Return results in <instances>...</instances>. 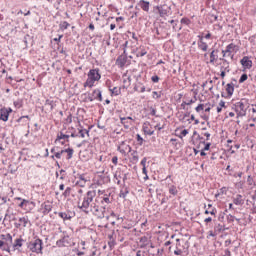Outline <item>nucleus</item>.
Wrapping results in <instances>:
<instances>
[{
	"instance_id": "obj_1",
	"label": "nucleus",
	"mask_w": 256,
	"mask_h": 256,
	"mask_svg": "<svg viewBox=\"0 0 256 256\" xmlns=\"http://www.w3.org/2000/svg\"><path fill=\"white\" fill-rule=\"evenodd\" d=\"M97 192L95 190H89L84 196L78 198V209L83 213L89 215H95L98 219H105V206H99V200H97Z\"/></svg>"
},
{
	"instance_id": "obj_2",
	"label": "nucleus",
	"mask_w": 256,
	"mask_h": 256,
	"mask_svg": "<svg viewBox=\"0 0 256 256\" xmlns=\"http://www.w3.org/2000/svg\"><path fill=\"white\" fill-rule=\"evenodd\" d=\"M101 79V74L99 73V69H91L88 72V78L84 83V87H93L95 85V81H99Z\"/></svg>"
},
{
	"instance_id": "obj_3",
	"label": "nucleus",
	"mask_w": 256,
	"mask_h": 256,
	"mask_svg": "<svg viewBox=\"0 0 256 256\" xmlns=\"http://www.w3.org/2000/svg\"><path fill=\"white\" fill-rule=\"evenodd\" d=\"M235 112L237 117H245L247 115V109H249V104L245 100H241L234 104Z\"/></svg>"
},
{
	"instance_id": "obj_4",
	"label": "nucleus",
	"mask_w": 256,
	"mask_h": 256,
	"mask_svg": "<svg viewBox=\"0 0 256 256\" xmlns=\"http://www.w3.org/2000/svg\"><path fill=\"white\" fill-rule=\"evenodd\" d=\"M155 11H158L159 17L165 19V17H169L171 15V6L167 4H161L154 8Z\"/></svg>"
},
{
	"instance_id": "obj_5",
	"label": "nucleus",
	"mask_w": 256,
	"mask_h": 256,
	"mask_svg": "<svg viewBox=\"0 0 256 256\" xmlns=\"http://www.w3.org/2000/svg\"><path fill=\"white\" fill-rule=\"evenodd\" d=\"M28 249L32 251V253H43V240L36 239L29 243Z\"/></svg>"
},
{
	"instance_id": "obj_6",
	"label": "nucleus",
	"mask_w": 256,
	"mask_h": 256,
	"mask_svg": "<svg viewBox=\"0 0 256 256\" xmlns=\"http://www.w3.org/2000/svg\"><path fill=\"white\" fill-rule=\"evenodd\" d=\"M18 207H20V209H24L26 213H31V211H33V207H35V202L23 199Z\"/></svg>"
},
{
	"instance_id": "obj_7",
	"label": "nucleus",
	"mask_w": 256,
	"mask_h": 256,
	"mask_svg": "<svg viewBox=\"0 0 256 256\" xmlns=\"http://www.w3.org/2000/svg\"><path fill=\"white\" fill-rule=\"evenodd\" d=\"M240 64L242 65L244 72L247 71V69H251V67H253V61H251L248 56H244L240 60Z\"/></svg>"
},
{
	"instance_id": "obj_8",
	"label": "nucleus",
	"mask_w": 256,
	"mask_h": 256,
	"mask_svg": "<svg viewBox=\"0 0 256 256\" xmlns=\"http://www.w3.org/2000/svg\"><path fill=\"white\" fill-rule=\"evenodd\" d=\"M9 113H13L11 108L0 109V119L1 121H9Z\"/></svg>"
},
{
	"instance_id": "obj_9",
	"label": "nucleus",
	"mask_w": 256,
	"mask_h": 256,
	"mask_svg": "<svg viewBox=\"0 0 256 256\" xmlns=\"http://www.w3.org/2000/svg\"><path fill=\"white\" fill-rule=\"evenodd\" d=\"M95 99L98 101H103V96L101 95V90H99V89L94 90L92 93V96L88 97L89 101H95Z\"/></svg>"
},
{
	"instance_id": "obj_10",
	"label": "nucleus",
	"mask_w": 256,
	"mask_h": 256,
	"mask_svg": "<svg viewBox=\"0 0 256 256\" xmlns=\"http://www.w3.org/2000/svg\"><path fill=\"white\" fill-rule=\"evenodd\" d=\"M77 179L78 180L76 181V185H78L79 187H85L87 185V182L89 181L87 177H85V174H78Z\"/></svg>"
},
{
	"instance_id": "obj_11",
	"label": "nucleus",
	"mask_w": 256,
	"mask_h": 256,
	"mask_svg": "<svg viewBox=\"0 0 256 256\" xmlns=\"http://www.w3.org/2000/svg\"><path fill=\"white\" fill-rule=\"evenodd\" d=\"M138 7L145 11V13H149V9L151 7V3L149 1L140 0L138 2Z\"/></svg>"
},
{
	"instance_id": "obj_12",
	"label": "nucleus",
	"mask_w": 256,
	"mask_h": 256,
	"mask_svg": "<svg viewBox=\"0 0 256 256\" xmlns=\"http://www.w3.org/2000/svg\"><path fill=\"white\" fill-rule=\"evenodd\" d=\"M237 49V45H235L234 43H231L229 44L227 47H226V50H223L222 53H223V57H225V55L228 53V55H231V53H235V50Z\"/></svg>"
},
{
	"instance_id": "obj_13",
	"label": "nucleus",
	"mask_w": 256,
	"mask_h": 256,
	"mask_svg": "<svg viewBox=\"0 0 256 256\" xmlns=\"http://www.w3.org/2000/svg\"><path fill=\"white\" fill-rule=\"evenodd\" d=\"M57 247H67L69 245V236H64L56 242Z\"/></svg>"
},
{
	"instance_id": "obj_14",
	"label": "nucleus",
	"mask_w": 256,
	"mask_h": 256,
	"mask_svg": "<svg viewBox=\"0 0 256 256\" xmlns=\"http://www.w3.org/2000/svg\"><path fill=\"white\" fill-rule=\"evenodd\" d=\"M199 41H198V49L201 51H207L209 49V45H207L206 42L203 41V36H198Z\"/></svg>"
},
{
	"instance_id": "obj_15",
	"label": "nucleus",
	"mask_w": 256,
	"mask_h": 256,
	"mask_svg": "<svg viewBox=\"0 0 256 256\" xmlns=\"http://www.w3.org/2000/svg\"><path fill=\"white\" fill-rule=\"evenodd\" d=\"M226 92L228 97H233V93H235V84L233 82L226 85Z\"/></svg>"
},
{
	"instance_id": "obj_16",
	"label": "nucleus",
	"mask_w": 256,
	"mask_h": 256,
	"mask_svg": "<svg viewBox=\"0 0 256 256\" xmlns=\"http://www.w3.org/2000/svg\"><path fill=\"white\" fill-rule=\"evenodd\" d=\"M126 63H127V56L125 55H120L116 60V65H118V67H125Z\"/></svg>"
},
{
	"instance_id": "obj_17",
	"label": "nucleus",
	"mask_w": 256,
	"mask_h": 256,
	"mask_svg": "<svg viewBox=\"0 0 256 256\" xmlns=\"http://www.w3.org/2000/svg\"><path fill=\"white\" fill-rule=\"evenodd\" d=\"M113 199H111V197H109V195H104L101 198V207H105V209L107 208V205H109L110 203H112Z\"/></svg>"
},
{
	"instance_id": "obj_18",
	"label": "nucleus",
	"mask_w": 256,
	"mask_h": 256,
	"mask_svg": "<svg viewBox=\"0 0 256 256\" xmlns=\"http://www.w3.org/2000/svg\"><path fill=\"white\" fill-rule=\"evenodd\" d=\"M58 216L63 219V221H71L73 219V216L71 215V212H59Z\"/></svg>"
},
{
	"instance_id": "obj_19",
	"label": "nucleus",
	"mask_w": 256,
	"mask_h": 256,
	"mask_svg": "<svg viewBox=\"0 0 256 256\" xmlns=\"http://www.w3.org/2000/svg\"><path fill=\"white\" fill-rule=\"evenodd\" d=\"M58 153L60 154V157L61 155H63V153H67V159L69 160V159H73L74 150L72 148H68V149L58 151Z\"/></svg>"
},
{
	"instance_id": "obj_20",
	"label": "nucleus",
	"mask_w": 256,
	"mask_h": 256,
	"mask_svg": "<svg viewBox=\"0 0 256 256\" xmlns=\"http://www.w3.org/2000/svg\"><path fill=\"white\" fill-rule=\"evenodd\" d=\"M120 121L125 129H129V127H131V125H133V123H131V121L127 120V118H125V117L120 116Z\"/></svg>"
},
{
	"instance_id": "obj_21",
	"label": "nucleus",
	"mask_w": 256,
	"mask_h": 256,
	"mask_svg": "<svg viewBox=\"0 0 256 256\" xmlns=\"http://www.w3.org/2000/svg\"><path fill=\"white\" fill-rule=\"evenodd\" d=\"M234 205H243V196L241 194L236 195V197L233 199Z\"/></svg>"
},
{
	"instance_id": "obj_22",
	"label": "nucleus",
	"mask_w": 256,
	"mask_h": 256,
	"mask_svg": "<svg viewBox=\"0 0 256 256\" xmlns=\"http://www.w3.org/2000/svg\"><path fill=\"white\" fill-rule=\"evenodd\" d=\"M225 63H226V66H225L224 70H222L220 73V76L222 77V79H225L226 73H229V71H231L229 69V62H227V60H224V65H225Z\"/></svg>"
},
{
	"instance_id": "obj_23",
	"label": "nucleus",
	"mask_w": 256,
	"mask_h": 256,
	"mask_svg": "<svg viewBox=\"0 0 256 256\" xmlns=\"http://www.w3.org/2000/svg\"><path fill=\"white\" fill-rule=\"evenodd\" d=\"M61 139H66V141L69 142V135L64 134L63 132L58 133L55 143H57V141H61Z\"/></svg>"
},
{
	"instance_id": "obj_24",
	"label": "nucleus",
	"mask_w": 256,
	"mask_h": 256,
	"mask_svg": "<svg viewBox=\"0 0 256 256\" xmlns=\"http://www.w3.org/2000/svg\"><path fill=\"white\" fill-rule=\"evenodd\" d=\"M52 209H53V206L51 204H44L43 205V215H49V213H51Z\"/></svg>"
},
{
	"instance_id": "obj_25",
	"label": "nucleus",
	"mask_w": 256,
	"mask_h": 256,
	"mask_svg": "<svg viewBox=\"0 0 256 256\" xmlns=\"http://www.w3.org/2000/svg\"><path fill=\"white\" fill-rule=\"evenodd\" d=\"M89 136V130L87 129H78V137H81L82 139H85V136Z\"/></svg>"
},
{
	"instance_id": "obj_26",
	"label": "nucleus",
	"mask_w": 256,
	"mask_h": 256,
	"mask_svg": "<svg viewBox=\"0 0 256 256\" xmlns=\"http://www.w3.org/2000/svg\"><path fill=\"white\" fill-rule=\"evenodd\" d=\"M217 50H212L210 53V63L213 65V63H215V61H217Z\"/></svg>"
},
{
	"instance_id": "obj_27",
	"label": "nucleus",
	"mask_w": 256,
	"mask_h": 256,
	"mask_svg": "<svg viewBox=\"0 0 256 256\" xmlns=\"http://www.w3.org/2000/svg\"><path fill=\"white\" fill-rule=\"evenodd\" d=\"M143 131L146 133V135H153L155 133L153 130L149 129V124L147 123H144Z\"/></svg>"
},
{
	"instance_id": "obj_28",
	"label": "nucleus",
	"mask_w": 256,
	"mask_h": 256,
	"mask_svg": "<svg viewBox=\"0 0 256 256\" xmlns=\"http://www.w3.org/2000/svg\"><path fill=\"white\" fill-rule=\"evenodd\" d=\"M59 27L61 31H65V29H69V27H71V24H69L67 21H63L59 24Z\"/></svg>"
},
{
	"instance_id": "obj_29",
	"label": "nucleus",
	"mask_w": 256,
	"mask_h": 256,
	"mask_svg": "<svg viewBox=\"0 0 256 256\" xmlns=\"http://www.w3.org/2000/svg\"><path fill=\"white\" fill-rule=\"evenodd\" d=\"M45 106L50 107V111H53V109H55V102H53V100L47 99L45 101Z\"/></svg>"
},
{
	"instance_id": "obj_30",
	"label": "nucleus",
	"mask_w": 256,
	"mask_h": 256,
	"mask_svg": "<svg viewBox=\"0 0 256 256\" xmlns=\"http://www.w3.org/2000/svg\"><path fill=\"white\" fill-rule=\"evenodd\" d=\"M169 193L170 195H177V193H179V191L177 190V187L175 185H171L169 187Z\"/></svg>"
},
{
	"instance_id": "obj_31",
	"label": "nucleus",
	"mask_w": 256,
	"mask_h": 256,
	"mask_svg": "<svg viewBox=\"0 0 256 256\" xmlns=\"http://www.w3.org/2000/svg\"><path fill=\"white\" fill-rule=\"evenodd\" d=\"M118 151L122 153V155H125L127 151H131V146L127 145L125 148H121V146L118 147Z\"/></svg>"
},
{
	"instance_id": "obj_32",
	"label": "nucleus",
	"mask_w": 256,
	"mask_h": 256,
	"mask_svg": "<svg viewBox=\"0 0 256 256\" xmlns=\"http://www.w3.org/2000/svg\"><path fill=\"white\" fill-rule=\"evenodd\" d=\"M13 247L17 248V247H23V239L22 238H18L15 240Z\"/></svg>"
},
{
	"instance_id": "obj_33",
	"label": "nucleus",
	"mask_w": 256,
	"mask_h": 256,
	"mask_svg": "<svg viewBox=\"0 0 256 256\" xmlns=\"http://www.w3.org/2000/svg\"><path fill=\"white\" fill-rule=\"evenodd\" d=\"M19 223H20L19 225H23V227H27V223H29V219L25 217L19 218Z\"/></svg>"
},
{
	"instance_id": "obj_34",
	"label": "nucleus",
	"mask_w": 256,
	"mask_h": 256,
	"mask_svg": "<svg viewBox=\"0 0 256 256\" xmlns=\"http://www.w3.org/2000/svg\"><path fill=\"white\" fill-rule=\"evenodd\" d=\"M71 191H72L71 187H67L62 194L63 197H65V199H67V197H71Z\"/></svg>"
},
{
	"instance_id": "obj_35",
	"label": "nucleus",
	"mask_w": 256,
	"mask_h": 256,
	"mask_svg": "<svg viewBox=\"0 0 256 256\" xmlns=\"http://www.w3.org/2000/svg\"><path fill=\"white\" fill-rule=\"evenodd\" d=\"M0 239H2V241H5V239H8V241H13V236H11V234H7V235H4V234H1L0 235Z\"/></svg>"
},
{
	"instance_id": "obj_36",
	"label": "nucleus",
	"mask_w": 256,
	"mask_h": 256,
	"mask_svg": "<svg viewBox=\"0 0 256 256\" xmlns=\"http://www.w3.org/2000/svg\"><path fill=\"white\" fill-rule=\"evenodd\" d=\"M112 95H121V88L118 87H114L112 89H110Z\"/></svg>"
},
{
	"instance_id": "obj_37",
	"label": "nucleus",
	"mask_w": 256,
	"mask_h": 256,
	"mask_svg": "<svg viewBox=\"0 0 256 256\" xmlns=\"http://www.w3.org/2000/svg\"><path fill=\"white\" fill-rule=\"evenodd\" d=\"M146 53H147V50H145L144 47H140V50L138 51L137 57H145Z\"/></svg>"
},
{
	"instance_id": "obj_38",
	"label": "nucleus",
	"mask_w": 256,
	"mask_h": 256,
	"mask_svg": "<svg viewBox=\"0 0 256 256\" xmlns=\"http://www.w3.org/2000/svg\"><path fill=\"white\" fill-rule=\"evenodd\" d=\"M147 241H149V239L146 236H143L140 238V243H142L141 247H145V245H147Z\"/></svg>"
},
{
	"instance_id": "obj_39",
	"label": "nucleus",
	"mask_w": 256,
	"mask_h": 256,
	"mask_svg": "<svg viewBox=\"0 0 256 256\" xmlns=\"http://www.w3.org/2000/svg\"><path fill=\"white\" fill-rule=\"evenodd\" d=\"M247 79H249V76H247V74H242L239 79V83H245V81H247Z\"/></svg>"
},
{
	"instance_id": "obj_40",
	"label": "nucleus",
	"mask_w": 256,
	"mask_h": 256,
	"mask_svg": "<svg viewBox=\"0 0 256 256\" xmlns=\"http://www.w3.org/2000/svg\"><path fill=\"white\" fill-rule=\"evenodd\" d=\"M186 135H189V131L187 129H184L181 131L179 138L183 139V137H186Z\"/></svg>"
},
{
	"instance_id": "obj_41",
	"label": "nucleus",
	"mask_w": 256,
	"mask_h": 256,
	"mask_svg": "<svg viewBox=\"0 0 256 256\" xmlns=\"http://www.w3.org/2000/svg\"><path fill=\"white\" fill-rule=\"evenodd\" d=\"M156 187H155V185H153V184H150L149 186H148V192L149 193H155V191H156Z\"/></svg>"
},
{
	"instance_id": "obj_42",
	"label": "nucleus",
	"mask_w": 256,
	"mask_h": 256,
	"mask_svg": "<svg viewBox=\"0 0 256 256\" xmlns=\"http://www.w3.org/2000/svg\"><path fill=\"white\" fill-rule=\"evenodd\" d=\"M180 23H182V25H189L191 23V20H189L188 18H182Z\"/></svg>"
},
{
	"instance_id": "obj_43",
	"label": "nucleus",
	"mask_w": 256,
	"mask_h": 256,
	"mask_svg": "<svg viewBox=\"0 0 256 256\" xmlns=\"http://www.w3.org/2000/svg\"><path fill=\"white\" fill-rule=\"evenodd\" d=\"M142 173H143V175H145V177H144L145 180L149 179V176L147 175V166H144L142 168Z\"/></svg>"
},
{
	"instance_id": "obj_44",
	"label": "nucleus",
	"mask_w": 256,
	"mask_h": 256,
	"mask_svg": "<svg viewBox=\"0 0 256 256\" xmlns=\"http://www.w3.org/2000/svg\"><path fill=\"white\" fill-rule=\"evenodd\" d=\"M136 139H137L139 145H143V141H144V140H143V137H141L140 134H137V135H136Z\"/></svg>"
},
{
	"instance_id": "obj_45",
	"label": "nucleus",
	"mask_w": 256,
	"mask_h": 256,
	"mask_svg": "<svg viewBox=\"0 0 256 256\" xmlns=\"http://www.w3.org/2000/svg\"><path fill=\"white\" fill-rule=\"evenodd\" d=\"M247 183H248V185H255V181L253 180V177L248 176Z\"/></svg>"
},
{
	"instance_id": "obj_46",
	"label": "nucleus",
	"mask_w": 256,
	"mask_h": 256,
	"mask_svg": "<svg viewBox=\"0 0 256 256\" xmlns=\"http://www.w3.org/2000/svg\"><path fill=\"white\" fill-rule=\"evenodd\" d=\"M204 107H205L204 104H199V105L196 107L197 113H200V111H203Z\"/></svg>"
},
{
	"instance_id": "obj_47",
	"label": "nucleus",
	"mask_w": 256,
	"mask_h": 256,
	"mask_svg": "<svg viewBox=\"0 0 256 256\" xmlns=\"http://www.w3.org/2000/svg\"><path fill=\"white\" fill-rule=\"evenodd\" d=\"M132 159H133V161H139V156L137 155V151H134L132 153Z\"/></svg>"
},
{
	"instance_id": "obj_48",
	"label": "nucleus",
	"mask_w": 256,
	"mask_h": 256,
	"mask_svg": "<svg viewBox=\"0 0 256 256\" xmlns=\"http://www.w3.org/2000/svg\"><path fill=\"white\" fill-rule=\"evenodd\" d=\"M215 213H217V210H215V209H212L211 211H209V210H205V215H215Z\"/></svg>"
},
{
	"instance_id": "obj_49",
	"label": "nucleus",
	"mask_w": 256,
	"mask_h": 256,
	"mask_svg": "<svg viewBox=\"0 0 256 256\" xmlns=\"http://www.w3.org/2000/svg\"><path fill=\"white\" fill-rule=\"evenodd\" d=\"M215 231H218V233H221L223 231V226L221 224H218L217 226H215Z\"/></svg>"
},
{
	"instance_id": "obj_50",
	"label": "nucleus",
	"mask_w": 256,
	"mask_h": 256,
	"mask_svg": "<svg viewBox=\"0 0 256 256\" xmlns=\"http://www.w3.org/2000/svg\"><path fill=\"white\" fill-rule=\"evenodd\" d=\"M153 99H161V94H159L157 91L153 92Z\"/></svg>"
},
{
	"instance_id": "obj_51",
	"label": "nucleus",
	"mask_w": 256,
	"mask_h": 256,
	"mask_svg": "<svg viewBox=\"0 0 256 256\" xmlns=\"http://www.w3.org/2000/svg\"><path fill=\"white\" fill-rule=\"evenodd\" d=\"M151 81H153V83H159V76H157V75L152 76Z\"/></svg>"
},
{
	"instance_id": "obj_52",
	"label": "nucleus",
	"mask_w": 256,
	"mask_h": 256,
	"mask_svg": "<svg viewBox=\"0 0 256 256\" xmlns=\"http://www.w3.org/2000/svg\"><path fill=\"white\" fill-rule=\"evenodd\" d=\"M66 123H73V116L71 114L66 118Z\"/></svg>"
},
{
	"instance_id": "obj_53",
	"label": "nucleus",
	"mask_w": 256,
	"mask_h": 256,
	"mask_svg": "<svg viewBox=\"0 0 256 256\" xmlns=\"http://www.w3.org/2000/svg\"><path fill=\"white\" fill-rule=\"evenodd\" d=\"M55 157H56V159H61V154L58 152H55V155H52L51 158L55 159Z\"/></svg>"
},
{
	"instance_id": "obj_54",
	"label": "nucleus",
	"mask_w": 256,
	"mask_h": 256,
	"mask_svg": "<svg viewBox=\"0 0 256 256\" xmlns=\"http://www.w3.org/2000/svg\"><path fill=\"white\" fill-rule=\"evenodd\" d=\"M140 165H142V167H146L147 165V158H143L140 162Z\"/></svg>"
},
{
	"instance_id": "obj_55",
	"label": "nucleus",
	"mask_w": 256,
	"mask_h": 256,
	"mask_svg": "<svg viewBox=\"0 0 256 256\" xmlns=\"http://www.w3.org/2000/svg\"><path fill=\"white\" fill-rule=\"evenodd\" d=\"M183 253V250L182 249H179L177 248L175 251H174V255H181Z\"/></svg>"
},
{
	"instance_id": "obj_56",
	"label": "nucleus",
	"mask_w": 256,
	"mask_h": 256,
	"mask_svg": "<svg viewBox=\"0 0 256 256\" xmlns=\"http://www.w3.org/2000/svg\"><path fill=\"white\" fill-rule=\"evenodd\" d=\"M118 161H119V158H118L117 156H114V157L112 158V163H113L114 165H117Z\"/></svg>"
},
{
	"instance_id": "obj_57",
	"label": "nucleus",
	"mask_w": 256,
	"mask_h": 256,
	"mask_svg": "<svg viewBox=\"0 0 256 256\" xmlns=\"http://www.w3.org/2000/svg\"><path fill=\"white\" fill-rule=\"evenodd\" d=\"M23 119H28V120H29L30 118H29L28 115H26V116H21V117L17 120V122H18V123H21V121H22Z\"/></svg>"
},
{
	"instance_id": "obj_58",
	"label": "nucleus",
	"mask_w": 256,
	"mask_h": 256,
	"mask_svg": "<svg viewBox=\"0 0 256 256\" xmlns=\"http://www.w3.org/2000/svg\"><path fill=\"white\" fill-rule=\"evenodd\" d=\"M14 107H17V109H21V102L15 101L14 102Z\"/></svg>"
},
{
	"instance_id": "obj_59",
	"label": "nucleus",
	"mask_w": 256,
	"mask_h": 256,
	"mask_svg": "<svg viewBox=\"0 0 256 256\" xmlns=\"http://www.w3.org/2000/svg\"><path fill=\"white\" fill-rule=\"evenodd\" d=\"M211 148V143H207L205 144V147H204V151H209V149Z\"/></svg>"
},
{
	"instance_id": "obj_60",
	"label": "nucleus",
	"mask_w": 256,
	"mask_h": 256,
	"mask_svg": "<svg viewBox=\"0 0 256 256\" xmlns=\"http://www.w3.org/2000/svg\"><path fill=\"white\" fill-rule=\"evenodd\" d=\"M127 193H129V192H128V191H126V192L121 191L120 197H122L123 199H125V197H127Z\"/></svg>"
},
{
	"instance_id": "obj_61",
	"label": "nucleus",
	"mask_w": 256,
	"mask_h": 256,
	"mask_svg": "<svg viewBox=\"0 0 256 256\" xmlns=\"http://www.w3.org/2000/svg\"><path fill=\"white\" fill-rule=\"evenodd\" d=\"M210 17H211L212 21H217V19H218V16L215 14H211Z\"/></svg>"
},
{
	"instance_id": "obj_62",
	"label": "nucleus",
	"mask_w": 256,
	"mask_h": 256,
	"mask_svg": "<svg viewBox=\"0 0 256 256\" xmlns=\"http://www.w3.org/2000/svg\"><path fill=\"white\" fill-rule=\"evenodd\" d=\"M0 199H1V205H3L4 203H7V197H1L0 196Z\"/></svg>"
},
{
	"instance_id": "obj_63",
	"label": "nucleus",
	"mask_w": 256,
	"mask_h": 256,
	"mask_svg": "<svg viewBox=\"0 0 256 256\" xmlns=\"http://www.w3.org/2000/svg\"><path fill=\"white\" fill-rule=\"evenodd\" d=\"M223 256H231V251H229V249H226Z\"/></svg>"
},
{
	"instance_id": "obj_64",
	"label": "nucleus",
	"mask_w": 256,
	"mask_h": 256,
	"mask_svg": "<svg viewBox=\"0 0 256 256\" xmlns=\"http://www.w3.org/2000/svg\"><path fill=\"white\" fill-rule=\"evenodd\" d=\"M219 107H221V108L226 107L225 106V101L221 100L220 103H219Z\"/></svg>"
}]
</instances>
